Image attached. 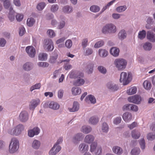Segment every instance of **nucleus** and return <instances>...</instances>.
I'll return each instance as SVG.
<instances>
[{
	"mask_svg": "<svg viewBox=\"0 0 155 155\" xmlns=\"http://www.w3.org/2000/svg\"><path fill=\"white\" fill-rule=\"evenodd\" d=\"M19 142L15 138L12 139L9 147V151L10 153H13L16 152L19 147Z\"/></svg>",
	"mask_w": 155,
	"mask_h": 155,
	"instance_id": "nucleus-2",
	"label": "nucleus"
},
{
	"mask_svg": "<svg viewBox=\"0 0 155 155\" xmlns=\"http://www.w3.org/2000/svg\"><path fill=\"white\" fill-rule=\"evenodd\" d=\"M120 76V82H123L124 85L128 84L132 79L131 75L130 74L128 73L127 76V73L124 72H123L121 73Z\"/></svg>",
	"mask_w": 155,
	"mask_h": 155,
	"instance_id": "nucleus-4",
	"label": "nucleus"
},
{
	"mask_svg": "<svg viewBox=\"0 0 155 155\" xmlns=\"http://www.w3.org/2000/svg\"><path fill=\"white\" fill-rule=\"evenodd\" d=\"M147 137L148 140H153L155 139V133H150L147 134Z\"/></svg>",
	"mask_w": 155,
	"mask_h": 155,
	"instance_id": "nucleus-44",
	"label": "nucleus"
},
{
	"mask_svg": "<svg viewBox=\"0 0 155 155\" xmlns=\"http://www.w3.org/2000/svg\"><path fill=\"white\" fill-rule=\"evenodd\" d=\"M40 103V100L38 99L32 100L30 102L29 105L30 108L31 109H35L37 106Z\"/></svg>",
	"mask_w": 155,
	"mask_h": 155,
	"instance_id": "nucleus-15",
	"label": "nucleus"
},
{
	"mask_svg": "<svg viewBox=\"0 0 155 155\" xmlns=\"http://www.w3.org/2000/svg\"><path fill=\"white\" fill-rule=\"evenodd\" d=\"M93 53V50L91 48H87L84 52V55L87 56Z\"/></svg>",
	"mask_w": 155,
	"mask_h": 155,
	"instance_id": "nucleus-61",
	"label": "nucleus"
},
{
	"mask_svg": "<svg viewBox=\"0 0 155 155\" xmlns=\"http://www.w3.org/2000/svg\"><path fill=\"white\" fill-rule=\"evenodd\" d=\"M38 65L39 67L45 68L48 67L49 65V64L47 62H38Z\"/></svg>",
	"mask_w": 155,
	"mask_h": 155,
	"instance_id": "nucleus-52",
	"label": "nucleus"
},
{
	"mask_svg": "<svg viewBox=\"0 0 155 155\" xmlns=\"http://www.w3.org/2000/svg\"><path fill=\"white\" fill-rule=\"evenodd\" d=\"M101 130L102 132L104 133H107L108 131L109 127L106 123H104L102 125Z\"/></svg>",
	"mask_w": 155,
	"mask_h": 155,
	"instance_id": "nucleus-36",
	"label": "nucleus"
},
{
	"mask_svg": "<svg viewBox=\"0 0 155 155\" xmlns=\"http://www.w3.org/2000/svg\"><path fill=\"white\" fill-rule=\"evenodd\" d=\"M47 34L51 38H53L55 36V35L54 31L51 29L48 30L47 31Z\"/></svg>",
	"mask_w": 155,
	"mask_h": 155,
	"instance_id": "nucleus-57",
	"label": "nucleus"
},
{
	"mask_svg": "<svg viewBox=\"0 0 155 155\" xmlns=\"http://www.w3.org/2000/svg\"><path fill=\"white\" fill-rule=\"evenodd\" d=\"M15 12L13 10V8L11 6L9 9V12L8 15V18L11 21H12L15 20Z\"/></svg>",
	"mask_w": 155,
	"mask_h": 155,
	"instance_id": "nucleus-16",
	"label": "nucleus"
},
{
	"mask_svg": "<svg viewBox=\"0 0 155 155\" xmlns=\"http://www.w3.org/2000/svg\"><path fill=\"white\" fill-rule=\"evenodd\" d=\"M143 86L144 88L147 90H150L152 87L150 82L148 80H146L144 82Z\"/></svg>",
	"mask_w": 155,
	"mask_h": 155,
	"instance_id": "nucleus-31",
	"label": "nucleus"
},
{
	"mask_svg": "<svg viewBox=\"0 0 155 155\" xmlns=\"http://www.w3.org/2000/svg\"><path fill=\"white\" fill-rule=\"evenodd\" d=\"M26 51L29 56L32 58L34 57L36 54L35 49L32 46H28L26 48Z\"/></svg>",
	"mask_w": 155,
	"mask_h": 155,
	"instance_id": "nucleus-9",
	"label": "nucleus"
},
{
	"mask_svg": "<svg viewBox=\"0 0 155 155\" xmlns=\"http://www.w3.org/2000/svg\"><path fill=\"white\" fill-rule=\"evenodd\" d=\"M35 22L34 18H28L27 21V24L29 27L32 26Z\"/></svg>",
	"mask_w": 155,
	"mask_h": 155,
	"instance_id": "nucleus-39",
	"label": "nucleus"
},
{
	"mask_svg": "<svg viewBox=\"0 0 155 155\" xmlns=\"http://www.w3.org/2000/svg\"><path fill=\"white\" fill-rule=\"evenodd\" d=\"M98 54L100 56L105 57L108 54V52L104 49H99L98 51Z\"/></svg>",
	"mask_w": 155,
	"mask_h": 155,
	"instance_id": "nucleus-40",
	"label": "nucleus"
},
{
	"mask_svg": "<svg viewBox=\"0 0 155 155\" xmlns=\"http://www.w3.org/2000/svg\"><path fill=\"white\" fill-rule=\"evenodd\" d=\"M131 136L134 139H138L140 136V132L138 130H134L131 132Z\"/></svg>",
	"mask_w": 155,
	"mask_h": 155,
	"instance_id": "nucleus-20",
	"label": "nucleus"
},
{
	"mask_svg": "<svg viewBox=\"0 0 155 155\" xmlns=\"http://www.w3.org/2000/svg\"><path fill=\"white\" fill-rule=\"evenodd\" d=\"M146 35V31L143 30L139 32L138 35V37L140 39H143L145 38Z\"/></svg>",
	"mask_w": 155,
	"mask_h": 155,
	"instance_id": "nucleus-35",
	"label": "nucleus"
},
{
	"mask_svg": "<svg viewBox=\"0 0 155 155\" xmlns=\"http://www.w3.org/2000/svg\"><path fill=\"white\" fill-rule=\"evenodd\" d=\"M23 15L18 14L16 16V18L18 21H20L23 19Z\"/></svg>",
	"mask_w": 155,
	"mask_h": 155,
	"instance_id": "nucleus-60",
	"label": "nucleus"
},
{
	"mask_svg": "<svg viewBox=\"0 0 155 155\" xmlns=\"http://www.w3.org/2000/svg\"><path fill=\"white\" fill-rule=\"evenodd\" d=\"M107 86L109 89L112 91H117L118 89L117 86L111 82L108 83Z\"/></svg>",
	"mask_w": 155,
	"mask_h": 155,
	"instance_id": "nucleus-22",
	"label": "nucleus"
},
{
	"mask_svg": "<svg viewBox=\"0 0 155 155\" xmlns=\"http://www.w3.org/2000/svg\"><path fill=\"white\" fill-rule=\"evenodd\" d=\"M93 64H90L87 66V71L88 73L90 74L92 72Z\"/></svg>",
	"mask_w": 155,
	"mask_h": 155,
	"instance_id": "nucleus-54",
	"label": "nucleus"
},
{
	"mask_svg": "<svg viewBox=\"0 0 155 155\" xmlns=\"http://www.w3.org/2000/svg\"><path fill=\"white\" fill-rule=\"evenodd\" d=\"M41 87V84L38 83L35 85L32 86L30 90L31 91H32L35 89H39Z\"/></svg>",
	"mask_w": 155,
	"mask_h": 155,
	"instance_id": "nucleus-50",
	"label": "nucleus"
},
{
	"mask_svg": "<svg viewBox=\"0 0 155 155\" xmlns=\"http://www.w3.org/2000/svg\"><path fill=\"white\" fill-rule=\"evenodd\" d=\"M107 86L109 89L112 91H117L118 89L117 86L111 82L108 83Z\"/></svg>",
	"mask_w": 155,
	"mask_h": 155,
	"instance_id": "nucleus-21",
	"label": "nucleus"
},
{
	"mask_svg": "<svg viewBox=\"0 0 155 155\" xmlns=\"http://www.w3.org/2000/svg\"><path fill=\"white\" fill-rule=\"evenodd\" d=\"M81 91V89L79 87H73L72 89V93L75 95L80 94Z\"/></svg>",
	"mask_w": 155,
	"mask_h": 155,
	"instance_id": "nucleus-32",
	"label": "nucleus"
},
{
	"mask_svg": "<svg viewBox=\"0 0 155 155\" xmlns=\"http://www.w3.org/2000/svg\"><path fill=\"white\" fill-rule=\"evenodd\" d=\"M127 9L126 6H121L118 7L116 8V11L119 12H121L125 11Z\"/></svg>",
	"mask_w": 155,
	"mask_h": 155,
	"instance_id": "nucleus-46",
	"label": "nucleus"
},
{
	"mask_svg": "<svg viewBox=\"0 0 155 155\" xmlns=\"http://www.w3.org/2000/svg\"><path fill=\"white\" fill-rule=\"evenodd\" d=\"M147 38L150 41L154 42L155 41V34H153L150 31L147 32Z\"/></svg>",
	"mask_w": 155,
	"mask_h": 155,
	"instance_id": "nucleus-17",
	"label": "nucleus"
},
{
	"mask_svg": "<svg viewBox=\"0 0 155 155\" xmlns=\"http://www.w3.org/2000/svg\"><path fill=\"white\" fill-rule=\"evenodd\" d=\"M28 118L27 112L25 111H22L19 116V119L21 122H25L27 121Z\"/></svg>",
	"mask_w": 155,
	"mask_h": 155,
	"instance_id": "nucleus-10",
	"label": "nucleus"
},
{
	"mask_svg": "<svg viewBox=\"0 0 155 155\" xmlns=\"http://www.w3.org/2000/svg\"><path fill=\"white\" fill-rule=\"evenodd\" d=\"M127 34L124 30H121L118 34L119 38L122 40L126 37Z\"/></svg>",
	"mask_w": 155,
	"mask_h": 155,
	"instance_id": "nucleus-33",
	"label": "nucleus"
},
{
	"mask_svg": "<svg viewBox=\"0 0 155 155\" xmlns=\"http://www.w3.org/2000/svg\"><path fill=\"white\" fill-rule=\"evenodd\" d=\"M141 148L144 149L145 147V141L143 139L140 140L139 142Z\"/></svg>",
	"mask_w": 155,
	"mask_h": 155,
	"instance_id": "nucleus-58",
	"label": "nucleus"
},
{
	"mask_svg": "<svg viewBox=\"0 0 155 155\" xmlns=\"http://www.w3.org/2000/svg\"><path fill=\"white\" fill-rule=\"evenodd\" d=\"M132 114L128 112L124 113L122 116V118L126 122H129L132 119Z\"/></svg>",
	"mask_w": 155,
	"mask_h": 155,
	"instance_id": "nucleus-13",
	"label": "nucleus"
},
{
	"mask_svg": "<svg viewBox=\"0 0 155 155\" xmlns=\"http://www.w3.org/2000/svg\"><path fill=\"white\" fill-rule=\"evenodd\" d=\"M98 71L101 73L105 74L107 72L106 69L102 66H99L98 68Z\"/></svg>",
	"mask_w": 155,
	"mask_h": 155,
	"instance_id": "nucleus-53",
	"label": "nucleus"
},
{
	"mask_svg": "<svg viewBox=\"0 0 155 155\" xmlns=\"http://www.w3.org/2000/svg\"><path fill=\"white\" fill-rule=\"evenodd\" d=\"M104 42L103 41H99L95 44L94 47L96 48H100L104 45Z\"/></svg>",
	"mask_w": 155,
	"mask_h": 155,
	"instance_id": "nucleus-51",
	"label": "nucleus"
},
{
	"mask_svg": "<svg viewBox=\"0 0 155 155\" xmlns=\"http://www.w3.org/2000/svg\"><path fill=\"white\" fill-rule=\"evenodd\" d=\"M58 9V6L57 5H52L51 8V11L53 12H54L57 11Z\"/></svg>",
	"mask_w": 155,
	"mask_h": 155,
	"instance_id": "nucleus-62",
	"label": "nucleus"
},
{
	"mask_svg": "<svg viewBox=\"0 0 155 155\" xmlns=\"http://www.w3.org/2000/svg\"><path fill=\"white\" fill-rule=\"evenodd\" d=\"M143 48L146 50H150L152 48V45L150 42H147L143 45Z\"/></svg>",
	"mask_w": 155,
	"mask_h": 155,
	"instance_id": "nucleus-42",
	"label": "nucleus"
},
{
	"mask_svg": "<svg viewBox=\"0 0 155 155\" xmlns=\"http://www.w3.org/2000/svg\"><path fill=\"white\" fill-rule=\"evenodd\" d=\"M110 53L114 56L117 57L119 55V50L116 48L113 47L110 49Z\"/></svg>",
	"mask_w": 155,
	"mask_h": 155,
	"instance_id": "nucleus-23",
	"label": "nucleus"
},
{
	"mask_svg": "<svg viewBox=\"0 0 155 155\" xmlns=\"http://www.w3.org/2000/svg\"><path fill=\"white\" fill-rule=\"evenodd\" d=\"M63 11L65 13H70L73 11L72 7L69 5H66L64 6L62 9Z\"/></svg>",
	"mask_w": 155,
	"mask_h": 155,
	"instance_id": "nucleus-26",
	"label": "nucleus"
},
{
	"mask_svg": "<svg viewBox=\"0 0 155 155\" xmlns=\"http://www.w3.org/2000/svg\"><path fill=\"white\" fill-rule=\"evenodd\" d=\"M63 141L62 137H60L57 140L56 143L54 144L53 147L49 152V155H56L61 150V147L58 144L62 143Z\"/></svg>",
	"mask_w": 155,
	"mask_h": 155,
	"instance_id": "nucleus-3",
	"label": "nucleus"
},
{
	"mask_svg": "<svg viewBox=\"0 0 155 155\" xmlns=\"http://www.w3.org/2000/svg\"><path fill=\"white\" fill-rule=\"evenodd\" d=\"M65 45L68 48H70L72 46V41L70 40H68L66 41Z\"/></svg>",
	"mask_w": 155,
	"mask_h": 155,
	"instance_id": "nucleus-59",
	"label": "nucleus"
},
{
	"mask_svg": "<svg viewBox=\"0 0 155 155\" xmlns=\"http://www.w3.org/2000/svg\"><path fill=\"white\" fill-rule=\"evenodd\" d=\"M88 40L87 38H85L83 40L82 42V47L84 48L87 45Z\"/></svg>",
	"mask_w": 155,
	"mask_h": 155,
	"instance_id": "nucleus-64",
	"label": "nucleus"
},
{
	"mask_svg": "<svg viewBox=\"0 0 155 155\" xmlns=\"http://www.w3.org/2000/svg\"><path fill=\"white\" fill-rule=\"evenodd\" d=\"M48 55L46 53H41L38 55V59L40 60L44 61L47 59Z\"/></svg>",
	"mask_w": 155,
	"mask_h": 155,
	"instance_id": "nucleus-38",
	"label": "nucleus"
},
{
	"mask_svg": "<svg viewBox=\"0 0 155 155\" xmlns=\"http://www.w3.org/2000/svg\"><path fill=\"white\" fill-rule=\"evenodd\" d=\"M40 145V141L37 140H35L32 144V146L35 149H38Z\"/></svg>",
	"mask_w": 155,
	"mask_h": 155,
	"instance_id": "nucleus-41",
	"label": "nucleus"
},
{
	"mask_svg": "<svg viewBox=\"0 0 155 155\" xmlns=\"http://www.w3.org/2000/svg\"><path fill=\"white\" fill-rule=\"evenodd\" d=\"M127 99L130 102L136 104H140L142 100L141 96L138 95L130 96Z\"/></svg>",
	"mask_w": 155,
	"mask_h": 155,
	"instance_id": "nucleus-8",
	"label": "nucleus"
},
{
	"mask_svg": "<svg viewBox=\"0 0 155 155\" xmlns=\"http://www.w3.org/2000/svg\"><path fill=\"white\" fill-rule=\"evenodd\" d=\"M3 5L5 8L6 9L10 7L11 4L9 0H8L7 1L3 3Z\"/></svg>",
	"mask_w": 155,
	"mask_h": 155,
	"instance_id": "nucleus-63",
	"label": "nucleus"
},
{
	"mask_svg": "<svg viewBox=\"0 0 155 155\" xmlns=\"http://www.w3.org/2000/svg\"><path fill=\"white\" fill-rule=\"evenodd\" d=\"M45 6V3L41 2L39 3L37 5V9L39 10H41L44 9Z\"/></svg>",
	"mask_w": 155,
	"mask_h": 155,
	"instance_id": "nucleus-49",
	"label": "nucleus"
},
{
	"mask_svg": "<svg viewBox=\"0 0 155 155\" xmlns=\"http://www.w3.org/2000/svg\"><path fill=\"white\" fill-rule=\"evenodd\" d=\"M137 91V88L136 87H132L128 89L127 91V93L128 95H132L136 93Z\"/></svg>",
	"mask_w": 155,
	"mask_h": 155,
	"instance_id": "nucleus-34",
	"label": "nucleus"
},
{
	"mask_svg": "<svg viewBox=\"0 0 155 155\" xmlns=\"http://www.w3.org/2000/svg\"><path fill=\"white\" fill-rule=\"evenodd\" d=\"M32 68L31 64L29 62H27L23 66V69L26 71L30 70Z\"/></svg>",
	"mask_w": 155,
	"mask_h": 155,
	"instance_id": "nucleus-43",
	"label": "nucleus"
},
{
	"mask_svg": "<svg viewBox=\"0 0 155 155\" xmlns=\"http://www.w3.org/2000/svg\"><path fill=\"white\" fill-rule=\"evenodd\" d=\"M140 152V150L139 148H135L133 149L131 151L132 155H138Z\"/></svg>",
	"mask_w": 155,
	"mask_h": 155,
	"instance_id": "nucleus-48",
	"label": "nucleus"
},
{
	"mask_svg": "<svg viewBox=\"0 0 155 155\" xmlns=\"http://www.w3.org/2000/svg\"><path fill=\"white\" fill-rule=\"evenodd\" d=\"M92 130L91 127L89 126H84L81 129V131L85 134H88Z\"/></svg>",
	"mask_w": 155,
	"mask_h": 155,
	"instance_id": "nucleus-30",
	"label": "nucleus"
},
{
	"mask_svg": "<svg viewBox=\"0 0 155 155\" xmlns=\"http://www.w3.org/2000/svg\"><path fill=\"white\" fill-rule=\"evenodd\" d=\"M94 140V136L91 134L87 135L85 137L84 141L85 142L88 143H91L93 142Z\"/></svg>",
	"mask_w": 155,
	"mask_h": 155,
	"instance_id": "nucleus-18",
	"label": "nucleus"
},
{
	"mask_svg": "<svg viewBox=\"0 0 155 155\" xmlns=\"http://www.w3.org/2000/svg\"><path fill=\"white\" fill-rule=\"evenodd\" d=\"M79 108V104L77 102H74L72 108H69L68 110L71 112L77 111Z\"/></svg>",
	"mask_w": 155,
	"mask_h": 155,
	"instance_id": "nucleus-24",
	"label": "nucleus"
},
{
	"mask_svg": "<svg viewBox=\"0 0 155 155\" xmlns=\"http://www.w3.org/2000/svg\"><path fill=\"white\" fill-rule=\"evenodd\" d=\"M83 138V135L81 133H78L74 137L72 141L74 143H78Z\"/></svg>",
	"mask_w": 155,
	"mask_h": 155,
	"instance_id": "nucleus-14",
	"label": "nucleus"
},
{
	"mask_svg": "<svg viewBox=\"0 0 155 155\" xmlns=\"http://www.w3.org/2000/svg\"><path fill=\"white\" fill-rule=\"evenodd\" d=\"M45 47L48 51H51L54 49L53 43L51 39L46 41Z\"/></svg>",
	"mask_w": 155,
	"mask_h": 155,
	"instance_id": "nucleus-12",
	"label": "nucleus"
},
{
	"mask_svg": "<svg viewBox=\"0 0 155 155\" xmlns=\"http://www.w3.org/2000/svg\"><path fill=\"white\" fill-rule=\"evenodd\" d=\"M97 143L96 142H94L92 143L91 145V148H90V151L91 152H92L94 151L97 148Z\"/></svg>",
	"mask_w": 155,
	"mask_h": 155,
	"instance_id": "nucleus-45",
	"label": "nucleus"
},
{
	"mask_svg": "<svg viewBox=\"0 0 155 155\" xmlns=\"http://www.w3.org/2000/svg\"><path fill=\"white\" fill-rule=\"evenodd\" d=\"M40 130L38 127H35L33 129L29 130L28 133V135L32 137L35 135H37L40 132Z\"/></svg>",
	"mask_w": 155,
	"mask_h": 155,
	"instance_id": "nucleus-11",
	"label": "nucleus"
},
{
	"mask_svg": "<svg viewBox=\"0 0 155 155\" xmlns=\"http://www.w3.org/2000/svg\"><path fill=\"white\" fill-rule=\"evenodd\" d=\"M138 110V108L137 106L131 104L130 107V110H132L134 112H137Z\"/></svg>",
	"mask_w": 155,
	"mask_h": 155,
	"instance_id": "nucleus-56",
	"label": "nucleus"
},
{
	"mask_svg": "<svg viewBox=\"0 0 155 155\" xmlns=\"http://www.w3.org/2000/svg\"><path fill=\"white\" fill-rule=\"evenodd\" d=\"M58 55L57 54H55L54 55L51 57L49 62L51 63H54L58 58Z\"/></svg>",
	"mask_w": 155,
	"mask_h": 155,
	"instance_id": "nucleus-47",
	"label": "nucleus"
},
{
	"mask_svg": "<svg viewBox=\"0 0 155 155\" xmlns=\"http://www.w3.org/2000/svg\"><path fill=\"white\" fill-rule=\"evenodd\" d=\"M95 151V154L96 155H101L102 152L101 147L100 146L98 147Z\"/></svg>",
	"mask_w": 155,
	"mask_h": 155,
	"instance_id": "nucleus-55",
	"label": "nucleus"
},
{
	"mask_svg": "<svg viewBox=\"0 0 155 155\" xmlns=\"http://www.w3.org/2000/svg\"><path fill=\"white\" fill-rule=\"evenodd\" d=\"M84 74L83 73L80 72H77L75 73L73 72H71L70 74V76L71 78H78L77 80L74 81V84L75 86H79L82 85L84 83V79L81 78L83 77Z\"/></svg>",
	"mask_w": 155,
	"mask_h": 155,
	"instance_id": "nucleus-1",
	"label": "nucleus"
},
{
	"mask_svg": "<svg viewBox=\"0 0 155 155\" xmlns=\"http://www.w3.org/2000/svg\"><path fill=\"white\" fill-rule=\"evenodd\" d=\"M116 31V27L114 25L110 24H106L102 29V32L104 34L114 33Z\"/></svg>",
	"mask_w": 155,
	"mask_h": 155,
	"instance_id": "nucleus-5",
	"label": "nucleus"
},
{
	"mask_svg": "<svg viewBox=\"0 0 155 155\" xmlns=\"http://www.w3.org/2000/svg\"><path fill=\"white\" fill-rule=\"evenodd\" d=\"M113 152L117 154H120L122 153V150L120 147L117 146L114 147L112 148Z\"/></svg>",
	"mask_w": 155,
	"mask_h": 155,
	"instance_id": "nucleus-27",
	"label": "nucleus"
},
{
	"mask_svg": "<svg viewBox=\"0 0 155 155\" xmlns=\"http://www.w3.org/2000/svg\"><path fill=\"white\" fill-rule=\"evenodd\" d=\"M89 101L91 103L93 104H95L96 102L95 98L92 95H88L85 99V101L87 102H88Z\"/></svg>",
	"mask_w": 155,
	"mask_h": 155,
	"instance_id": "nucleus-25",
	"label": "nucleus"
},
{
	"mask_svg": "<svg viewBox=\"0 0 155 155\" xmlns=\"http://www.w3.org/2000/svg\"><path fill=\"white\" fill-rule=\"evenodd\" d=\"M49 107L54 110H57L59 108V105L54 101L51 102L49 104Z\"/></svg>",
	"mask_w": 155,
	"mask_h": 155,
	"instance_id": "nucleus-28",
	"label": "nucleus"
},
{
	"mask_svg": "<svg viewBox=\"0 0 155 155\" xmlns=\"http://www.w3.org/2000/svg\"><path fill=\"white\" fill-rule=\"evenodd\" d=\"M79 149L81 153H84V152L88 150V146L87 145L84 143H82L79 145Z\"/></svg>",
	"mask_w": 155,
	"mask_h": 155,
	"instance_id": "nucleus-19",
	"label": "nucleus"
},
{
	"mask_svg": "<svg viewBox=\"0 0 155 155\" xmlns=\"http://www.w3.org/2000/svg\"><path fill=\"white\" fill-rule=\"evenodd\" d=\"M100 10V7L97 5H93L90 8V10L93 12H97Z\"/></svg>",
	"mask_w": 155,
	"mask_h": 155,
	"instance_id": "nucleus-37",
	"label": "nucleus"
},
{
	"mask_svg": "<svg viewBox=\"0 0 155 155\" xmlns=\"http://www.w3.org/2000/svg\"><path fill=\"white\" fill-rule=\"evenodd\" d=\"M99 119L98 118L95 117H91L89 119V122L91 124L94 125L96 124L99 121Z\"/></svg>",
	"mask_w": 155,
	"mask_h": 155,
	"instance_id": "nucleus-29",
	"label": "nucleus"
},
{
	"mask_svg": "<svg viewBox=\"0 0 155 155\" xmlns=\"http://www.w3.org/2000/svg\"><path fill=\"white\" fill-rule=\"evenodd\" d=\"M23 129V126L22 124H19L11 131H9V133L11 135L17 136L21 133V131Z\"/></svg>",
	"mask_w": 155,
	"mask_h": 155,
	"instance_id": "nucleus-7",
	"label": "nucleus"
},
{
	"mask_svg": "<svg viewBox=\"0 0 155 155\" xmlns=\"http://www.w3.org/2000/svg\"><path fill=\"white\" fill-rule=\"evenodd\" d=\"M116 67L118 70H123L126 68L127 62L126 60L121 58L117 59L114 62Z\"/></svg>",
	"mask_w": 155,
	"mask_h": 155,
	"instance_id": "nucleus-6",
	"label": "nucleus"
}]
</instances>
